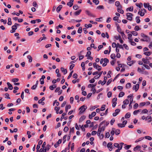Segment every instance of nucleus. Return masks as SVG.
I'll list each match as a JSON object with an SVG mask.
<instances>
[{"instance_id":"f257e3e1","label":"nucleus","mask_w":152,"mask_h":152,"mask_svg":"<svg viewBox=\"0 0 152 152\" xmlns=\"http://www.w3.org/2000/svg\"><path fill=\"white\" fill-rule=\"evenodd\" d=\"M87 108V107L86 106H85V105H83L82 106H81L80 108L79 109L80 110V111L79 112V114L81 115L84 112H85Z\"/></svg>"},{"instance_id":"f03ea898","label":"nucleus","mask_w":152,"mask_h":152,"mask_svg":"<svg viewBox=\"0 0 152 152\" xmlns=\"http://www.w3.org/2000/svg\"><path fill=\"white\" fill-rule=\"evenodd\" d=\"M127 16V19L129 20H132V18L133 14L130 13H127L126 14Z\"/></svg>"},{"instance_id":"7ed1b4c3","label":"nucleus","mask_w":152,"mask_h":152,"mask_svg":"<svg viewBox=\"0 0 152 152\" xmlns=\"http://www.w3.org/2000/svg\"><path fill=\"white\" fill-rule=\"evenodd\" d=\"M138 15H140L141 16H143L145 15V12L142 11V9H140L138 12Z\"/></svg>"},{"instance_id":"20e7f679","label":"nucleus","mask_w":152,"mask_h":152,"mask_svg":"<svg viewBox=\"0 0 152 152\" xmlns=\"http://www.w3.org/2000/svg\"><path fill=\"white\" fill-rule=\"evenodd\" d=\"M103 61L104 63L102 64V66H105L107 65V63H108L109 62V60L107 58H104L103 59Z\"/></svg>"},{"instance_id":"39448f33","label":"nucleus","mask_w":152,"mask_h":152,"mask_svg":"<svg viewBox=\"0 0 152 152\" xmlns=\"http://www.w3.org/2000/svg\"><path fill=\"white\" fill-rule=\"evenodd\" d=\"M139 84H137L135 85H134L133 88V90H135V91H137L138 89L139 88Z\"/></svg>"},{"instance_id":"423d86ee","label":"nucleus","mask_w":152,"mask_h":152,"mask_svg":"<svg viewBox=\"0 0 152 152\" xmlns=\"http://www.w3.org/2000/svg\"><path fill=\"white\" fill-rule=\"evenodd\" d=\"M112 143L111 142H110L108 143L107 145V147L109 148L110 151H111L112 149Z\"/></svg>"},{"instance_id":"0eeeda50","label":"nucleus","mask_w":152,"mask_h":152,"mask_svg":"<svg viewBox=\"0 0 152 152\" xmlns=\"http://www.w3.org/2000/svg\"><path fill=\"white\" fill-rule=\"evenodd\" d=\"M86 12L87 14L90 16L93 17H95V16L91 13L88 10H86Z\"/></svg>"},{"instance_id":"6e6552de","label":"nucleus","mask_w":152,"mask_h":152,"mask_svg":"<svg viewBox=\"0 0 152 152\" xmlns=\"http://www.w3.org/2000/svg\"><path fill=\"white\" fill-rule=\"evenodd\" d=\"M62 142V140L61 139H59L58 140V142H56V143L55 144L54 146L55 148L57 147L58 145L59 144H60Z\"/></svg>"},{"instance_id":"1a4fd4ad","label":"nucleus","mask_w":152,"mask_h":152,"mask_svg":"<svg viewBox=\"0 0 152 152\" xmlns=\"http://www.w3.org/2000/svg\"><path fill=\"white\" fill-rule=\"evenodd\" d=\"M142 61L143 62L144 64H148L150 63V62L149 60H147V59L145 58H143L142 59Z\"/></svg>"},{"instance_id":"9d476101","label":"nucleus","mask_w":152,"mask_h":152,"mask_svg":"<svg viewBox=\"0 0 152 152\" xmlns=\"http://www.w3.org/2000/svg\"><path fill=\"white\" fill-rule=\"evenodd\" d=\"M120 111V110L119 109H116L115 110V113H113V115L114 116H116L118 115V114L119 112Z\"/></svg>"},{"instance_id":"9b49d317","label":"nucleus","mask_w":152,"mask_h":152,"mask_svg":"<svg viewBox=\"0 0 152 152\" xmlns=\"http://www.w3.org/2000/svg\"><path fill=\"white\" fill-rule=\"evenodd\" d=\"M74 1V0H70L69 2H68L67 3V5L68 6H69L70 7H72V6L73 5V2Z\"/></svg>"},{"instance_id":"f8f14e48","label":"nucleus","mask_w":152,"mask_h":152,"mask_svg":"<svg viewBox=\"0 0 152 152\" xmlns=\"http://www.w3.org/2000/svg\"><path fill=\"white\" fill-rule=\"evenodd\" d=\"M81 11H82V10H80L78 11H77L76 12H75L74 13V14L75 15L77 16L78 15H79L80 14V13H81Z\"/></svg>"},{"instance_id":"ddd939ff","label":"nucleus","mask_w":152,"mask_h":152,"mask_svg":"<svg viewBox=\"0 0 152 152\" xmlns=\"http://www.w3.org/2000/svg\"><path fill=\"white\" fill-rule=\"evenodd\" d=\"M62 7V6L61 5H59L57 8L56 11L58 12H59Z\"/></svg>"},{"instance_id":"4468645a","label":"nucleus","mask_w":152,"mask_h":152,"mask_svg":"<svg viewBox=\"0 0 152 152\" xmlns=\"http://www.w3.org/2000/svg\"><path fill=\"white\" fill-rule=\"evenodd\" d=\"M7 84L8 86V88L10 90H12L13 89V86L12 84L9 82L7 83Z\"/></svg>"},{"instance_id":"2eb2a0df","label":"nucleus","mask_w":152,"mask_h":152,"mask_svg":"<svg viewBox=\"0 0 152 152\" xmlns=\"http://www.w3.org/2000/svg\"><path fill=\"white\" fill-rule=\"evenodd\" d=\"M61 70L62 72H64V75L66 74L67 72V70L66 69H64V68H63V67H61Z\"/></svg>"},{"instance_id":"dca6fc26","label":"nucleus","mask_w":152,"mask_h":152,"mask_svg":"<svg viewBox=\"0 0 152 152\" xmlns=\"http://www.w3.org/2000/svg\"><path fill=\"white\" fill-rule=\"evenodd\" d=\"M131 116V114L130 113L128 112L127 113L125 116V117L126 118H128L130 117Z\"/></svg>"},{"instance_id":"f3484780","label":"nucleus","mask_w":152,"mask_h":152,"mask_svg":"<svg viewBox=\"0 0 152 152\" xmlns=\"http://www.w3.org/2000/svg\"><path fill=\"white\" fill-rule=\"evenodd\" d=\"M150 39L149 38H145L144 39H141V41L143 42H148L149 41Z\"/></svg>"},{"instance_id":"a211bd4d","label":"nucleus","mask_w":152,"mask_h":152,"mask_svg":"<svg viewBox=\"0 0 152 152\" xmlns=\"http://www.w3.org/2000/svg\"><path fill=\"white\" fill-rule=\"evenodd\" d=\"M135 62V61H130L129 62H127V64L128 65H129V66H131L132 64H133Z\"/></svg>"},{"instance_id":"6ab92c4d","label":"nucleus","mask_w":152,"mask_h":152,"mask_svg":"<svg viewBox=\"0 0 152 152\" xmlns=\"http://www.w3.org/2000/svg\"><path fill=\"white\" fill-rule=\"evenodd\" d=\"M86 118V116L84 115H83L81 116L79 119L80 121L82 122Z\"/></svg>"},{"instance_id":"aec40b11","label":"nucleus","mask_w":152,"mask_h":152,"mask_svg":"<svg viewBox=\"0 0 152 152\" xmlns=\"http://www.w3.org/2000/svg\"><path fill=\"white\" fill-rule=\"evenodd\" d=\"M141 111V109L135 110L134 111L133 113V114L134 115H136L138 112H140Z\"/></svg>"},{"instance_id":"412c9836","label":"nucleus","mask_w":152,"mask_h":152,"mask_svg":"<svg viewBox=\"0 0 152 152\" xmlns=\"http://www.w3.org/2000/svg\"><path fill=\"white\" fill-rule=\"evenodd\" d=\"M11 19L10 18H8V22L7 24L8 25H10L12 24Z\"/></svg>"},{"instance_id":"4be33fe9","label":"nucleus","mask_w":152,"mask_h":152,"mask_svg":"<svg viewBox=\"0 0 152 152\" xmlns=\"http://www.w3.org/2000/svg\"><path fill=\"white\" fill-rule=\"evenodd\" d=\"M112 130L110 132V134L113 136L114 134V133L115 132V128H112Z\"/></svg>"},{"instance_id":"5701e85b","label":"nucleus","mask_w":152,"mask_h":152,"mask_svg":"<svg viewBox=\"0 0 152 152\" xmlns=\"http://www.w3.org/2000/svg\"><path fill=\"white\" fill-rule=\"evenodd\" d=\"M71 106L70 105H69L66 106L65 107V111L67 113L68 111V110L70 109L71 108Z\"/></svg>"},{"instance_id":"b1692460","label":"nucleus","mask_w":152,"mask_h":152,"mask_svg":"<svg viewBox=\"0 0 152 152\" xmlns=\"http://www.w3.org/2000/svg\"><path fill=\"white\" fill-rule=\"evenodd\" d=\"M141 148V146L137 145L134 148L133 150L134 151H135Z\"/></svg>"},{"instance_id":"393cba45","label":"nucleus","mask_w":152,"mask_h":152,"mask_svg":"<svg viewBox=\"0 0 152 152\" xmlns=\"http://www.w3.org/2000/svg\"><path fill=\"white\" fill-rule=\"evenodd\" d=\"M102 131L100 129V126H99L98 130L97 135L98 136H100L101 132Z\"/></svg>"},{"instance_id":"a878e982","label":"nucleus","mask_w":152,"mask_h":152,"mask_svg":"<svg viewBox=\"0 0 152 152\" xmlns=\"http://www.w3.org/2000/svg\"><path fill=\"white\" fill-rule=\"evenodd\" d=\"M124 94L125 93L124 92H121L118 95V97H122L124 95Z\"/></svg>"},{"instance_id":"bb28decb","label":"nucleus","mask_w":152,"mask_h":152,"mask_svg":"<svg viewBox=\"0 0 152 152\" xmlns=\"http://www.w3.org/2000/svg\"><path fill=\"white\" fill-rule=\"evenodd\" d=\"M141 36L143 38H149L148 36L144 34L143 33H141L140 34Z\"/></svg>"},{"instance_id":"cd10ccee","label":"nucleus","mask_w":152,"mask_h":152,"mask_svg":"<svg viewBox=\"0 0 152 152\" xmlns=\"http://www.w3.org/2000/svg\"><path fill=\"white\" fill-rule=\"evenodd\" d=\"M133 10V7H131L129 8H128L126 9V11H128V10H129L130 11H132Z\"/></svg>"},{"instance_id":"c85d7f7f","label":"nucleus","mask_w":152,"mask_h":152,"mask_svg":"<svg viewBox=\"0 0 152 152\" xmlns=\"http://www.w3.org/2000/svg\"><path fill=\"white\" fill-rule=\"evenodd\" d=\"M82 31V28L81 27H80L78 30H77V32L79 33H81Z\"/></svg>"},{"instance_id":"c756f323","label":"nucleus","mask_w":152,"mask_h":152,"mask_svg":"<svg viewBox=\"0 0 152 152\" xmlns=\"http://www.w3.org/2000/svg\"><path fill=\"white\" fill-rule=\"evenodd\" d=\"M144 54L147 56H149L150 55L151 53L150 52H146L144 53Z\"/></svg>"},{"instance_id":"7c9ffc66","label":"nucleus","mask_w":152,"mask_h":152,"mask_svg":"<svg viewBox=\"0 0 152 152\" xmlns=\"http://www.w3.org/2000/svg\"><path fill=\"white\" fill-rule=\"evenodd\" d=\"M131 84L130 83H128L126 85V88H130L131 87Z\"/></svg>"},{"instance_id":"2f4dec72","label":"nucleus","mask_w":152,"mask_h":152,"mask_svg":"<svg viewBox=\"0 0 152 152\" xmlns=\"http://www.w3.org/2000/svg\"><path fill=\"white\" fill-rule=\"evenodd\" d=\"M17 28V26H16V25L15 24V25L13 26H12V29L15 30Z\"/></svg>"},{"instance_id":"473e14b6","label":"nucleus","mask_w":152,"mask_h":152,"mask_svg":"<svg viewBox=\"0 0 152 152\" xmlns=\"http://www.w3.org/2000/svg\"><path fill=\"white\" fill-rule=\"evenodd\" d=\"M60 109L59 107H55L54 108V110L56 111V113L58 114V111Z\"/></svg>"},{"instance_id":"72a5a7b5","label":"nucleus","mask_w":152,"mask_h":152,"mask_svg":"<svg viewBox=\"0 0 152 152\" xmlns=\"http://www.w3.org/2000/svg\"><path fill=\"white\" fill-rule=\"evenodd\" d=\"M129 101L128 99H126L125 100L124 102L123 103L124 104H127L129 103Z\"/></svg>"},{"instance_id":"f704fd0d","label":"nucleus","mask_w":152,"mask_h":152,"mask_svg":"<svg viewBox=\"0 0 152 152\" xmlns=\"http://www.w3.org/2000/svg\"><path fill=\"white\" fill-rule=\"evenodd\" d=\"M139 18L140 17L139 16H137L136 18V22L137 23H139L140 22V20Z\"/></svg>"},{"instance_id":"c9c22d12","label":"nucleus","mask_w":152,"mask_h":152,"mask_svg":"<svg viewBox=\"0 0 152 152\" xmlns=\"http://www.w3.org/2000/svg\"><path fill=\"white\" fill-rule=\"evenodd\" d=\"M95 68H96V69L99 71L101 70L102 67L98 65Z\"/></svg>"},{"instance_id":"e433bc0d","label":"nucleus","mask_w":152,"mask_h":152,"mask_svg":"<svg viewBox=\"0 0 152 152\" xmlns=\"http://www.w3.org/2000/svg\"><path fill=\"white\" fill-rule=\"evenodd\" d=\"M144 6L145 8H147L149 6V3H144Z\"/></svg>"},{"instance_id":"4c0bfd02","label":"nucleus","mask_w":152,"mask_h":152,"mask_svg":"<svg viewBox=\"0 0 152 152\" xmlns=\"http://www.w3.org/2000/svg\"><path fill=\"white\" fill-rule=\"evenodd\" d=\"M67 137V135H65L63 137V140H64L63 143H64L66 141V139Z\"/></svg>"},{"instance_id":"58836bf2","label":"nucleus","mask_w":152,"mask_h":152,"mask_svg":"<svg viewBox=\"0 0 152 152\" xmlns=\"http://www.w3.org/2000/svg\"><path fill=\"white\" fill-rule=\"evenodd\" d=\"M131 33L134 36H137L138 35L137 33L135 31H132L131 32Z\"/></svg>"},{"instance_id":"ea45409f","label":"nucleus","mask_w":152,"mask_h":152,"mask_svg":"<svg viewBox=\"0 0 152 152\" xmlns=\"http://www.w3.org/2000/svg\"><path fill=\"white\" fill-rule=\"evenodd\" d=\"M117 125L119 127L123 128L125 127L124 125L122 124H118Z\"/></svg>"},{"instance_id":"a19ab883","label":"nucleus","mask_w":152,"mask_h":152,"mask_svg":"<svg viewBox=\"0 0 152 152\" xmlns=\"http://www.w3.org/2000/svg\"><path fill=\"white\" fill-rule=\"evenodd\" d=\"M105 105H102V107L100 109V110L101 111H103L105 110Z\"/></svg>"},{"instance_id":"79ce46f5","label":"nucleus","mask_w":152,"mask_h":152,"mask_svg":"<svg viewBox=\"0 0 152 152\" xmlns=\"http://www.w3.org/2000/svg\"><path fill=\"white\" fill-rule=\"evenodd\" d=\"M115 133L116 135H118L120 133V131L119 129H117L115 130Z\"/></svg>"},{"instance_id":"37998d69","label":"nucleus","mask_w":152,"mask_h":152,"mask_svg":"<svg viewBox=\"0 0 152 152\" xmlns=\"http://www.w3.org/2000/svg\"><path fill=\"white\" fill-rule=\"evenodd\" d=\"M93 2L95 3L96 5L98 4L99 2V1L98 0H93Z\"/></svg>"},{"instance_id":"c03bdc74","label":"nucleus","mask_w":152,"mask_h":152,"mask_svg":"<svg viewBox=\"0 0 152 152\" xmlns=\"http://www.w3.org/2000/svg\"><path fill=\"white\" fill-rule=\"evenodd\" d=\"M47 151L44 148H41L40 149L39 152H46Z\"/></svg>"},{"instance_id":"a18cd8bd","label":"nucleus","mask_w":152,"mask_h":152,"mask_svg":"<svg viewBox=\"0 0 152 152\" xmlns=\"http://www.w3.org/2000/svg\"><path fill=\"white\" fill-rule=\"evenodd\" d=\"M151 116H147L146 117V120H148V119H150L151 120L149 121V122H151Z\"/></svg>"},{"instance_id":"49530a36","label":"nucleus","mask_w":152,"mask_h":152,"mask_svg":"<svg viewBox=\"0 0 152 152\" xmlns=\"http://www.w3.org/2000/svg\"><path fill=\"white\" fill-rule=\"evenodd\" d=\"M73 8L75 10H77L78 8V6L77 5H75L73 6Z\"/></svg>"},{"instance_id":"de8ad7c7","label":"nucleus","mask_w":152,"mask_h":152,"mask_svg":"<svg viewBox=\"0 0 152 152\" xmlns=\"http://www.w3.org/2000/svg\"><path fill=\"white\" fill-rule=\"evenodd\" d=\"M66 114L65 113H63L62 115V116L61 117V121L62 120V119L64 118V116L65 115H66Z\"/></svg>"},{"instance_id":"09e8293b","label":"nucleus","mask_w":152,"mask_h":152,"mask_svg":"<svg viewBox=\"0 0 152 152\" xmlns=\"http://www.w3.org/2000/svg\"><path fill=\"white\" fill-rule=\"evenodd\" d=\"M148 110L146 109H144L141 112V113H147L148 112Z\"/></svg>"},{"instance_id":"8fccbe9b","label":"nucleus","mask_w":152,"mask_h":152,"mask_svg":"<svg viewBox=\"0 0 152 152\" xmlns=\"http://www.w3.org/2000/svg\"><path fill=\"white\" fill-rule=\"evenodd\" d=\"M131 145H127L126 146H125L124 147V148L125 149L128 150L129 149V148L131 147Z\"/></svg>"},{"instance_id":"3c124183","label":"nucleus","mask_w":152,"mask_h":152,"mask_svg":"<svg viewBox=\"0 0 152 152\" xmlns=\"http://www.w3.org/2000/svg\"><path fill=\"white\" fill-rule=\"evenodd\" d=\"M110 57L112 59H114L115 57V54L114 53L112 54L110 56Z\"/></svg>"},{"instance_id":"603ef678","label":"nucleus","mask_w":152,"mask_h":152,"mask_svg":"<svg viewBox=\"0 0 152 152\" xmlns=\"http://www.w3.org/2000/svg\"><path fill=\"white\" fill-rule=\"evenodd\" d=\"M116 26H117V30L118 32H119L120 31H121V29L120 28L119 25L118 24H117Z\"/></svg>"},{"instance_id":"864d4df0","label":"nucleus","mask_w":152,"mask_h":152,"mask_svg":"<svg viewBox=\"0 0 152 152\" xmlns=\"http://www.w3.org/2000/svg\"><path fill=\"white\" fill-rule=\"evenodd\" d=\"M118 12L121 14H123L124 13V11L121 10V9H120L119 10H117Z\"/></svg>"},{"instance_id":"5fc2aeb1","label":"nucleus","mask_w":152,"mask_h":152,"mask_svg":"<svg viewBox=\"0 0 152 152\" xmlns=\"http://www.w3.org/2000/svg\"><path fill=\"white\" fill-rule=\"evenodd\" d=\"M112 94V93L111 92H110V91L107 94L108 97V98L110 97L111 96Z\"/></svg>"},{"instance_id":"6e6d98bb","label":"nucleus","mask_w":152,"mask_h":152,"mask_svg":"<svg viewBox=\"0 0 152 152\" xmlns=\"http://www.w3.org/2000/svg\"><path fill=\"white\" fill-rule=\"evenodd\" d=\"M143 66H144L145 68H146L147 69H150L149 66H148V65H146L145 64H143Z\"/></svg>"},{"instance_id":"4d7b16f0","label":"nucleus","mask_w":152,"mask_h":152,"mask_svg":"<svg viewBox=\"0 0 152 152\" xmlns=\"http://www.w3.org/2000/svg\"><path fill=\"white\" fill-rule=\"evenodd\" d=\"M110 137V134L109 132H107L105 135V138H108Z\"/></svg>"},{"instance_id":"13d9d810","label":"nucleus","mask_w":152,"mask_h":152,"mask_svg":"<svg viewBox=\"0 0 152 152\" xmlns=\"http://www.w3.org/2000/svg\"><path fill=\"white\" fill-rule=\"evenodd\" d=\"M19 79L18 78H14L12 79V81L13 82H15L18 81Z\"/></svg>"},{"instance_id":"bf43d9fd","label":"nucleus","mask_w":152,"mask_h":152,"mask_svg":"<svg viewBox=\"0 0 152 152\" xmlns=\"http://www.w3.org/2000/svg\"><path fill=\"white\" fill-rule=\"evenodd\" d=\"M145 137L146 139H148L149 140H152L151 137L149 136H146Z\"/></svg>"},{"instance_id":"052dcab7","label":"nucleus","mask_w":152,"mask_h":152,"mask_svg":"<svg viewBox=\"0 0 152 152\" xmlns=\"http://www.w3.org/2000/svg\"><path fill=\"white\" fill-rule=\"evenodd\" d=\"M146 104V103L145 102H141L140 104V106H143Z\"/></svg>"},{"instance_id":"680f3d73","label":"nucleus","mask_w":152,"mask_h":152,"mask_svg":"<svg viewBox=\"0 0 152 152\" xmlns=\"http://www.w3.org/2000/svg\"><path fill=\"white\" fill-rule=\"evenodd\" d=\"M72 77L73 78L77 79V75L76 73H74Z\"/></svg>"},{"instance_id":"e2e57ef3","label":"nucleus","mask_w":152,"mask_h":152,"mask_svg":"<svg viewBox=\"0 0 152 152\" xmlns=\"http://www.w3.org/2000/svg\"><path fill=\"white\" fill-rule=\"evenodd\" d=\"M68 129H69L68 127L67 126H66L64 127V131L65 132H66L68 130Z\"/></svg>"},{"instance_id":"0e129e2a","label":"nucleus","mask_w":152,"mask_h":152,"mask_svg":"<svg viewBox=\"0 0 152 152\" xmlns=\"http://www.w3.org/2000/svg\"><path fill=\"white\" fill-rule=\"evenodd\" d=\"M134 29L135 31H138L140 29L139 27L138 26H135L134 28Z\"/></svg>"},{"instance_id":"69168bd1","label":"nucleus","mask_w":152,"mask_h":152,"mask_svg":"<svg viewBox=\"0 0 152 152\" xmlns=\"http://www.w3.org/2000/svg\"><path fill=\"white\" fill-rule=\"evenodd\" d=\"M91 52L89 51H88L87 52V54L86 55V56L88 57L91 55Z\"/></svg>"},{"instance_id":"338daca9","label":"nucleus","mask_w":152,"mask_h":152,"mask_svg":"<svg viewBox=\"0 0 152 152\" xmlns=\"http://www.w3.org/2000/svg\"><path fill=\"white\" fill-rule=\"evenodd\" d=\"M115 121V120L114 118H113L111 119L110 121V124L111 125H113V123Z\"/></svg>"},{"instance_id":"774afa93","label":"nucleus","mask_w":152,"mask_h":152,"mask_svg":"<svg viewBox=\"0 0 152 152\" xmlns=\"http://www.w3.org/2000/svg\"><path fill=\"white\" fill-rule=\"evenodd\" d=\"M50 145L49 144H48L47 145L46 147L45 148L46 151H49L50 149Z\"/></svg>"}]
</instances>
